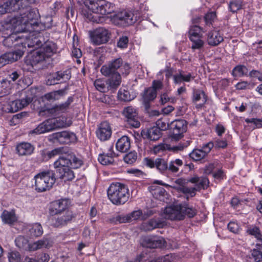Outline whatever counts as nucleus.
I'll list each match as a JSON object with an SVG mask.
<instances>
[{"label": "nucleus", "instance_id": "nucleus-1", "mask_svg": "<svg viewBox=\"0 0 262 262\" xmlns=\"http://www.w3.org/2000/svg\"><path fill=\"white\" fill-rule=\"evenodd\" d=\"M36 14L34 12L26 10L22 15H16L8 18L0 23V36L21 33L25 31H30L37 24L34 19Z\"/></svg>", "mask_w": 262, "mask_h": 262}, {"label": "nucleus", "instance_id": "nucleus-2", "mask_svg": "<svg viewBox=\"0 0 262 262\" xmlns=\"http://www.w3.org/2000/svg\"><path fill=\"white\" fill-rule=\"evenodd\" d=\"M85 6L92 13H88L87 18L93 23H102L105 20L104 15L114 11V6L104 0H83Z\"/></svg>", "mask_w": 262, "mask_h": 262}, {"label": "nucleus", "instance_id": "nucleus-3", "mask_svg": "<svg viewBox=\"0 0 262 262\" xmlns=\"http://www.w3.org/2000/svg\"><path fill=\"white\" fill-rule=\"evenodd\" d=\"M107 195L113 204L120 205L125 204L129 197L127 187L122 183H112L107 189Z\"/></svg>", "mask_w": 262, "mask_h": 262}, {"label": "nucleus", "instance_id": "nucleus-4", "mask_svg": "<svg viewBox=\"0 0 262 262\" xmlns=\"http://www.w3.org/2000/svg\"><path fill=\"white\" fill-rule=\"evenodd\" d=\"M35 190L38 192L50 190L56 182L55 173L53 170H47L36 174L34 177Z\"/></svg>", "mask_w": 262, "mask_h": 262}, {"label": "nucleus", "instance_id": "nucleus-5", "mask_svg": "<svg viewBox=\"0 0 262 262\" xmlns=\"http://www.w3.org/2000/svg\"><path fill=\"white\" fill-rule=\"evenodd\" d=\"M72 121H63L60 118L51 119L40 123L35 129L29 132V135L35 136L51 132L57 128L66 127L72 124Z\"/></svg>", "mask_w": 262, "mask_h": 262}, {"label": "nucleus", "instance_id": "nucleus-6", "mask_svg": "<svg viewBox=\"0 0 262 262\" xmlns=\"http://www.w3.org/2000/svg\"><path fill=\"white\" fill-rule=\"evenodd\" d=\"M70 163L68 150L66 154L60 155L53 163L59 178L64 182L72 181L75 178V174L70 167Z\"/></svg>", "mask_w": 262, "mask_h": 262}, {"label": "nucleus", "instance_id": "nucleus-7", "mask_svg": "<svg viewBox=\"0 0 262 262\" xmlns=\"http://www.w3.org/2000/svg\"><path fill=\"white\" fill-rule=\"evenodd\" d=\"M36 23L37 24L33 26L31 30L25 31L24 32L25 33L29 32V34H26L25 35H21V36H24V39L23 40V43H21L22 49H19L18 50H23L24 52L25 51L24 49L27 47L30 49L32 48V50H30V51H31L32 50H34L35 49H37L39 47H41L43 41V37L40 35L41 33L39 32L36 34V32L37 31L36 28L38 26L37 19H36Z\"/></svg>", "mask_w": 262, "mask_h": 262}, {"label": "nucleus", "instance_id": "nucleus-8", "mask_svg": "<svg viewBox=\"0 0 262 262\" xmlns=\"http://www.w3.org/2000/svg\"><path fill=\"white\" fill-rule=\"evenodd\" d=\"M100 71L103 75L108 77L106 81L108 88L116 89L120 84L121 82L120 74L119 72H115L108 62L101 67Z\"/></svg>", "mask_w": 262, "mask_h": 262}, {"label": "nucleus", "instance_id": "nucleus-9", "mask_svg": "<svg viewBox=\"0 0 262 262\" xmlns=\"http://www.w3.org/2000/svg\"><path fill=\"white\" fill-rule=\"evenodd\" d=\"M180 203L170 205L165 208L162 213V216L173 221H180L184 220V216L181 212Z\"/></svg>", "mask_w": 262, "mask_h": 262}, {"label": "nucleus", "instance_id": "nucleus-10", "mask_svg": "<svg viewBox=\"0 0 262 262\" xmlns=\"http://www.w3.org/2000/svg\"><path fill=\"white\" fill-rule=\"evenodd\" d=\"M71 73L70 70L59 71L49 75L47 78L46 84L48 85H52L66 82L71 78Z\"/></svg>", "mask_w": 262, "mask_h": 262}, {"label": "nucleus", "instance_id": "nucleus-11", "mask_svg": "<svg viewBox=\"0 0 262 262\" xmlns=\"http://www.w3.org/2000/svg\"><path fill=\"white\" fill-rule=\"evenodd\" d=\"M110 31L103 27L96 29L91 35V40L93 44L100 45L106 43L110 39Z\"/></svg>", "mask_w": 262, "mask_h": 262}, {"label": "nucleus", "instance_id": "nucleus-12", "mask_svg": "<svg viewBox=\"0 0 262 262\" xmlns=\"http://www.w3.org/2000/svg\"><path fill=\"white\" fill-rule=\"evenodd\" d=\"M73 102V98L69 97L67 101L62 103L58 105H56L52 108L47 110H41L39 112V115H44L46 114V112L48 113L51 114L53 116H59L62 113H66L70 108L71 104Z\"/></svg>", "mask_w": 262, "mask_h": 262}, {"label": "nucleus", "instance_id": "nucleus-13", "mask_svg": "<svg viewBox=\"0 0 262 262\" xmlns=\"http://www.w3.org/2000/svg\"><path fill=\"white\" fill-rule=\"evenodd\" d=\"M113 19L115 23L124 26L132 25L136 21L134 14L125 10L117 12Z\"/></svg>", "mask_w": 262, "mask_h": 262}, {"label": "nucleus", "instance_id": "nucleus-14", "mask_svg": "<svg viewBox=\"0 0 262 262\" xmlns=\"http://www.w3.org/2000/svg\"><path fill=\"white\" fill-rule=\"evenodd\" d=\"M122 114L128 125L134 128L139 127L140 122L139 120L137 111L135 107L132 106L125 107L123 110Z\"/></svg>", "mask_w": 262, "mask_h": 262}, {"label": "nucleus", "instance_id": "nucleus-15", "mask_svg": "<svg viewBox=\"0 0 262 262\" xmlns=\"http://www.w3.org/2000/svg\"><path fill=\"white\" fill-rule=\"evenodd\" d=\"M51 137L54 142L61 144L73 143L77 140L76 136L74 133L67 130L53 133Z\"/></svg>", "mask_w": 262, "mask_h": 262}, {"label": "nucleus", "instance_id": "nucleus-16", "mask_svg": "<svg viewBox=\"0 0 262 262\" xmlns=\"http://www.w3.org/2000/svg\"><path fill=\"white\" fill-rule=\"evenodd\" d=\"M144 164L150 168H156L161 173H164L168 170V163L167 161L164 158H158L155 160L145 158L144 159Z\"/></svg>", "mask_w": 262, "mask_h": 262}, {"label": "nucleus", "instance_id": "nucleus-17", "mask_svg": "<svg viewBox=\"0 0 262 262\" xmlns=\"http://www.w3.org/2000/svg\"><path fill=\"white\" fill-rule=\"evenodd\" d=\"M57 215L53 219L54 227L59 228L66 226L71 223L74 215L72 211L68 210L65 212L56 214Z\"/></svg>", "mask_w": 262, "mask_h": 262}, {"label": "nucleus", "instance_id": "nucleus-18", "mask_svg": "<svg viewBox=\"0 0 262 262\" xmlns=\"http://www.w3.org/2000/svg\"><path fill=\"white\" fill-rule=\"evenodd\" d=\"M213 147L212 142H209L204 144L202 148L194 149L190 154L189 157L194 161H200L205 158L210 152Z\"/></svg>", "mask_w": 262, "mask_h": 262}, {"label": "nucleus", "instance_id": "nucleus-19", "mask_svg": "<svg viewBox=\"0 0 262 262\" xmlns=\"http://www.w3.org/2000/svg\"><path fill=\"white\" fill-rule=\"evenodd\" d=\"M70 203V200L68 199H61L53 202L49 209L50 214L53 215L65 212L68 210Z\"/></svg>", "mask_w": 262, "mask_h": 262}, {"label": "nucleus", "instance_id": "nucleus-20", "mask_svg": "<svg viewBox=\"0 0 262 262\" xmlns=\"http://www.w3.org/2000/svg\"><path fill=\"white\" fill-rule=\"evenodd\" d=\"M141 242L143 247L149 248H161L165 245L164 239L156 236H145L141 239Z\"/></svg>", "mask_w": 262, "mask_h": 262}, {"label": "nucleus", "instance_id": "nucleus-21", "mask_svg": "<svg viewBox=\"0 0 262 262\" xmlns=\"http://www.w3.org/2000/svg\"><path fill=\"white\" fill-rule=\"evenodd\" d=\"M23 54V50H17L3 54L0 56V68L7 64L17 61Z\"/></svg>", "mask_w": 262, "mask_h": 262}, {"label": "nucleus", "instance_id": "nucleus-22", "mask_svg": "<svg viewBox=\"0 0 262 262\" xmlns=\"http://www.w3.org/2000/svg\"><path fill=\"white\" fill-rule=\"evenodd\" d=\"M108 63L115 72H119L122 75H127L130 72V66L126 62H123L122 58H118L110 61Z\"/></svg>", "mask_w": 262, "mask_h": 262}, {"label": "nucleus", "instance_id": "nucleus-23", "mask_svg": "<svg viewBox=\"0 0 262 262\" xmlns=\"http://www.w3.org/2000/svg\"><path fill=\"white\" fill-rule=\"evenodd\" d=\"M207 100V96L203 90L196 89L193 90L192 101L195 104L196 108H202L206 103Z\"/></svg>", "mask_w": 262, "mask_h": 262}, {"label": "nucleus", "instance_id": "nucleus-24", "mask_svg": "<svg viewBox=\"0 0 262 262\" xmlns=\"http://www.w3.org/2000/svg\"><path fill=\"white\" fill-rule=\"evenodd\" d=\"M20 34L21 33H16L8 35V36H2L4 38L3 41L4 46L8 48H12L19 45H21L24 36Z\"/></svg>", "mask_w": 262, "mask_h": 262}, {"label": "nucleus", "instance_id": "nucleus-25", "mask_svg": "<svg viewBox=\"0 0 262 262\" xmlns=\"http://www.w3.org/2000/svg\"><path fill=\"white\" fill-rule=\"evenodd\" d=\"M96 135L101 141L108 140L112 135V130L109 123L106 121L102 122L96 131Z\"/></svg>", "mask_w": 262, "mask_h": 262}, {"label": "nucleus", "instance_id": "nucleus-26", "mask_svg": "<svg viewBox=\"0 0 262 262\" xmlns=\"http://www.w3.org/2000/svg\"><path fill=\"white\" fill-rule=\"evenodd\" d=\"M46 58L41 50H39L31 53L29 55L25 60V62L27 65H31L33 67L43 61Z\"/></svg>", "mask_w": 262, "mask_h": 262}, {"label": "nucleus", "instance_id": "nucleus-27", "mask_svg": "<svg viewBox=\"0 0 262 262\" xmlns=\"http://www.w3.org/2000/svg\"><path fill=\"white\" fill-rule=\"evenodd\" d=\"M173 137L179 139L186 130V121L184 120H176L172 123Z\"/></svg>", "mask_w": 262, "mask_h": 262}, {"label": "nucleus", "instance_id": "nucleus-28", "mask_svg": "<svg viewBox=\"0 0 262 262\" xmlns=\"http://www.w3.org/2000/svg\"><path fill=\"white\" fill-rule=\"evenodd\" d=\"M189 182L195 184V188L197 191L201 189H206L208 188L209 182L207 178L205 177H198L194 176L189 179Z\"/></svg>", "mask_w": 262, "mask_h": 262}, {"label": "nucleus", "instance_id": "nucleus-29", "mask_svg": "<svg viewBox=\"0 0 262 262\" xmlns=\"http://www.w3.org/2000/svg\"><path fill=\"white\" fill-rule=\"evenodd\" d=\"M41 46L40 50L46 58L51 57L57 52L56 45L52 41H47L42 43Z\"/></svg>", "mask_w": 262, "mask_h": 262}, {"label": "nucleus", "instance_id": "nucleus-30", "mask_svg": "<svg viewBox=\"0 0 262 262\" xmlns=\"http://www.w3.org/2000/svg\"><path fill=\"white\" fill-rule=\"evenodd\" d=\"M115 152L113 150V147H109L107 152H103L99 154L98 156V161L104 165L112 164L114 162V157Z\"/></svg>", "mask_w": 262, "mask_h": 262}, {"label": "nucleus", "instance_id": "nucleus-31", "mask_svg": "<svg viewBox=\"0 0 262 262\" xmlns=\"http://www.w3.org/2000/svg\"><path fill=\"white\" fill-rule=\"evenodd\" d=\"M173 81L175 84H180L182 82H189L194 79L193 76L190 73H185L183 71H179L173 76Z\"/></svg>", "mask_w": 262, "mask_h": 262}, {"label": "nucleus", "instance_id": "nucleus-32", "mask_svg": "<svg viewBox=\"0 0 262 262\" xmlns=\"http://www.w3.org/2000/svg\"><path fill=\"white\" fill-rule=\"evenodd\" d=\"M16 150L19 156L30 155L33 152L34 147L28 142H22L16 146Z\"/></svg>", "mask_w": 262, "mask_h": 262}, {"label": "nucleus", "instance_id": "nucleus-33", "mask_svg": "<svg viewBox=\"0 0 262 262\" xmlns=\"http://www.w3.org/2000/svg\"><path fill=\"white\" fill-rule=\"evenodd\" d=\"M142 215V210L139 209L135 210L125 216H117L116 217V220L119 223L129 222L132 221L139 219Z\"/></svg>", "mask_w": 262, "mask_h": 262}, {"label": "nucleus", "instance_id": "nucleus-34", "mask_svg": "<svg viewBox=\"0 0 262 262\" xmlns=\"http://www.w3.org/2000/svg\"><path fill=\"white\" fill-rule=\"evenodd\" d=\"M223 41V37L219 31L213 30L208 34L207 41L209 45L215 46Z\"/></svg>", "mask_w": 262, "mask_h": 262}, {"label": "nucleus", "instance_id": "nucleus-35", "mask_svg": "<svg viewBox=\"0 0 262 262\" xmlns=\"http://www.w3.org/2000/svg\"><path fill=\"white\" fill-rule=\"evenodd\" d=\"M67 150L68 149L67 148L60 147L56 148L51 151H48L47 152L42 151V156L44 160L48 161L57 156H59V157L60 155L66 154Z\"/></svg>", "mask_w": 262, "mask_h": 262}, {"label": "nucleus", "instance_id": "nucleus-36", "mask_svg": "<svg viewBox=\"0 0 262 262\" xmlns=\"http://www.w3.org/2000/svg\"><path fill=\"white\" fill-rule=\"evenodd\" d=\"M116 147L117 149L122 152L127 151L130 147L129 138L126 136H123L117 141Z\"/></svg>", "mask_w": 262, "mask_h": 262}, {"label": "nucleus", "instance_id": "nucleus-37", "mask_svg": "<svg viewBox=\"0 0 262 262\" xmlns=\"http://www.w3.org/2000/svg\"><path fill=\"white\" fill-rule=\"evenodd\" d=\"M164 225V223L155 219H151L147 222L143 223L141 229L144 231H151L156 228H161Z\"/></svg>", "mask_w": 262, "mask_h": 262}, {"label": "nucleus", "instance_id": "nucleus-38", "mask_svg": "<svg viewBox=\"0 0 262 262\" xmlns=\"http://www.w3.org/2000/svg\"><path fill=\"white\" fill-rule=\"evenodd\" d=\"M181 210L184 219L187 216L189 218L194 217L197 213V210L187 203H180Z\"/></svg>", "mask_w": 262, "mask_h": 262}, {"label": "nucleus", "instance_id": "nucleus-39", "mask_svg": "<svg viewBox=\"0 0 262 262\" xmlns=\"http://www.w3.org/2000/svg\"><path fill=\"white\" fill-rule=\"evenodd\" d=\"M52 244L47 238H43L40 240L31 243V251H34L43 248H48L51 247Z\"/></svg>", "mask_w": 262, "mask_h": 262}, {"label": "nucleus", "instance_id": "nucleus-40", "mask_svg": "<svg viewBox=\"0 0 262 262\" xmlns=\"http://www.w3.org/2000/svg\"><path fill=\"white\" fill-rule=\"evenodd\" d=\"M15 243L18 248L31 251V243H30L28 239L24 236H17L15 239Z\"/></svg>", "mask_w": 262, "mask_h": 262}, {"label": "nucleus", "instance_id": "nucleus-41", "mask_svg": "<svg viewBox=\"0 0 262 262\" xmlns=\"http://www.w3.org/2000/svg\"><path fill=\"white\" fill-rule=\"evenodd\" d=\"M20 110L19 101L15 100L3 104L2 110L6 113H14Z\"/></svg>", "mask_w": 262, "mask_h": 262}, {"label": "nucleus", "instance_id": "nucleus-42", "mask_svg": "<svg viewBox=\"0 0 262 262\" xmlns=\"http://www.w3.org/2000/svg\"><path fill=\"white\" fill-rule=\"evenodd\" d=\"M145 136L150 140L156 141L161 137V132L159 127L154 126L146 131Z\"/></svg>", "mask_w": 262, "mask_h": 262}, {"label": "nucleus", "instance_id": "nucleus-43", "mask_svg": "<svg viewBox=\"0 0 262 262\" xmlns=\"http://www.w3.org/2000/svg\"><path fill=\"white\" fill-rule=\"evenodd\" d=\"M2 221L7 224H13L17 221V217L14 212L4 210L2 215Z\"/></svg>", "mask_w": 262, "mask_h": 262}, {"label": "nucleus", "instance_id": "nucleus-44", "mask_svg": "<svg viewBox=\"0 0 262 262\" xmlns=\"http://www.w3.org/2000/svg\"><path fill=\"white\" fill-rule=\"evenodd\" d=\"M68 158L70 160V168L77 169L80 167L83 164L81 158L77 157L73 153L68 152Z\"/></svg>", "mask_w": 262, "mask_h": 262}, {"label": "nucleus", "instance_id": "nucleus-45", "mask_svg": "<svg viewBox=\"0 0 262 262\" xmlns=\"http://www.w3.org/2000/svg\"><path fill=\"white\" fill-rule=\"evenodd\" d=\"M65 94L66 91L64 90H59L45 94L43 96V98L47 101L57 100H59L62 96H64Z\"/></svg>", "mask_w": 262, "mask_h": 262}, {"label": "nucleus", "instance_id": "nucleus-46", "mask_svg": "<svg viewBox=\"0 0 262 262\" xmlns=\"http://www.w3.org/2000/svg\"><path fill=\"white\" fill-rule=\"evenodd\" d=\"M6 2L8 5L9 12L19 10L20 12L18 15H20V13L21 12V11L22 9L24 8V7L23 6H22V3H21L20 0H10Z\"/></svg>", "mask_w": 262, "mask_h": 262}, {"label": "nucleus", "instance_id": "nucleus-47", "mask_svg": "<svg viewBox=\"0 0 262 262\" xmlns=\"http://www.w3.org/2000/svg\"><path fill=\"white\" fill-rule=\"evenodd\" d=\"M248 72V69L246 66L239 64L233 69L231 74L235 78L241 77L246 75Z\"/></svg>", "mask_w": 262, "mask_h": 262}, {"label": "nucleus", "instance_id": "nucleus-48", "mask_svg": "<svg viewBox=\"0 0 262 262\" xmlns=\"http://www.w3.org/2000/svg\"><path fill=\"white\" fill-rule=\"evenodd\" d=\"M12 84L8 79H3L0 83V94L7 95L10 93Z\"/></svg>", "mask_w": 262, "mask_h": 262}, {"label": "nucleus", "instance_id": "nucleus-49", "mask_svg": "<svg viewBox=\"0 0 262 262\" xmlns=\"http://www.w3.org/2000/svg\"><path fill=\"white\" fill-rule=\"evenodd\" d=\"M188 36L189 38L203 37L202 28L197 25L191 26L189 29Z\"/></svg>", "mask_w": 262, "mask_h": 262}, {"label": "nucleus", "instance_id": "nucleus-50", "mask_svg": "<svg viewBox=\"0 0 262 262\" xmlns=\"http://www.w3.org/2000/svg\"><path fill=\"white\" fill-rule=\"evenodd\" d=\"M183 164V161L180 159L171 160L168 163V170L172 172H177L179 170L180 167H181Z\"/></svg>", "mask_w": 262, "mask_h": 262}, {"label": "nucleus", "instance_id": "nucleus-51", "mask_svg": "<svg viewBox=\"0 0 262 262\" xmlns=\"http://www.w3.org/2000/svg\"><path fill=\"white\" fill-rule=\"evenodd\" d=\"M118 97L120 100L124 101H130L135 97L134 95L130 94L128 91L124 89H120L119 91Z\"/></svg>", "mask_w": 262, "mask_h": 262}, {"label": "nucleus", "instance_id": "nucleus-52", "mask_svg": "<svg viewBox=\"0 0 262 262\" xmlns=\"http://www.w3.org/2000/svg\"><path fill=\"white\" fill-rule=\"evenodd\" d=\"M32 235L35 237L41 236L43 234V229L40 224L36 223L32 224L29 229Z\"/></svg>", "mask_w": 262, "mask_h": 262}, {"label": "nucleus", "instance_id": "nucleus-53", "mask_svg": "<svg viewBox=\"0 0 262 262\" xmlns=\"http://www.w3.org/2000/svg\"><path fill=\"white\" fill-rule=\"evenodd\" d=\"M246 233L249 235L254 236L256 238L262 237L259 228L255 225L248 226L246 230Z\"/></svg>", "mask_w": 262, "mask_h": 262}, {"label": "nucleus", "instance_id": "nucleus-54", "mask_svg": "<svg viewBox=\"0 0 262 262\" xmlns=\"http://www.w3.org/2000/svg\"><path fill=\"white\" fill-rule=\"evenodd\" d=\"M157 96V92L155 89L151 87L147 89L144 94V101H150L153 100Z\"/></svg>", "mask_w": 262, "mask_h": 262}, {"label": "nucleus", "instance_id": "nucleus-55", "mask_svg": "<svg viewBox=\"0 0 262 262\" xmlns=\"http://www.w3.org/2000/svg\"><path fill=\"white\" fill-rule=\"evenodd\" d=\"M20 2L22 3V6H23L24 8L22 9V10L21 11V12L20 15H22V14L24 13V11H26V10H30V11L34 12L35 13V14H36V16L34 17V19L35 20H36V19H37V13L36 12V11L34 10L31 9V8H30L29 7L30 4L33 3L35 2V0H20Z\"/></svg>", "mask_w": 262, "mask_h": 262}, {"label": "nucleus", "instance_id": "nucleus-56", "mask_svg": "<svg viewBox=\"0 0 262 262\" xmlns=\"http://www.w3.org/2000/svg\"><path fill=\"white\" fill-rule=\"evenodd\" d=\"M202 37L189 38L190 41L192 42V49H200L204 46V41L202 39Z\"/></svg>", "mask_w": 262, "mask_h": 262}, {"label": "nucleus", "instance_id": "nucleus-57", "mask_svg": "<svg viewBox=\"0 0 262 262\" xmlns=\"http://www.w3.org/2000/svg\"><path fill=\"white\" fill-rule=\"evenodd\" d=\"M9 262H21L22 258L20 253L16 251L9 252L8 254Z\"/></svg>", "mask_w": 262, "mask_h": 262}, {"label": "nucleus", "instance_id": "nucleus-58", "mask_svg": "<svg viewBox=\"0 0 262 262\" xmlns=\"http://www.w3.org/2000/svg\"><path fill=\"white\" fill-rule=\"evenodd\" d=\"M227 227L230 232L235 234H238L242 230L240 225L235 222H230Z\"/></svg>", "mask_w": 262, "mask_h": 262}, {"label": "nucleus", "instance_id": "nucleus-59", "mask_svg": "<svg viewBox=\"0 0 262 262\" xmlns=\"http://www.w3.org/2000/svg\"><path fill=\"white\" fill-rule=\"evenodd\" d=\"M137 158V154L135 151H131L124 157V161L125 163L132 164L135 162Z\"/></svg>", "mask_w": 262, "mask_h": 262}, {"label": "nucleus", "instance_id": "nucleus-60", "mask_svg": "<svg viewBox=\"0 0 262 262\" xmlns=\"http://www.w3.org/2000/svg\"><path fill=\"white\" fill-rule=\"evenodd\" d=\"M242 4L241 0H232L230 2L229 9L232 12H235L241 9Z\"/></svg>", "mask_w": 262, "mask_h": 262}, {"label": "nucleus", "instance_id": "nucleus-61", "mask_svg": "<svg viewBox=\"0 0 262 262\" xmlns=\"http://www.w3.org/2000/svg\"><path fill=\"white\" fill-rule=\"evenodd\" d=\"M128 38L126 36H121L117 42V47L121 49L126 48L128 43Z\"/></svg>", "mask_w": 262, "mask_h": 262}, {"label": "nucleus", "instance_id": "nucleus-62", "mask_svg": "<svg viewBox=\"0 0 262 262\" xmlns=\"http://www.w3.org/2000/svg\"><path fill=\"white\" fill-rule=\"evenodd\" d=\"M180 190L185 194H189L191 197L194 196L195 195V191H197L195 187H188L186 186L182 187Z\"/></svg>", "mask_w": 262, "mask_h": 262}, {"label": "nucleus", "instance_id": "nucleus-63", "mask_svg": "<svg viewBox=\"0 0 262 262\" xmlns=\"http://www.w3.org/2000/svg\"><path fill=\"white\" fill-rule=\"evenodd\" d=\"M251 255L255 262L262 260V252L258 249H254L251 251Z\"/></svg>", "mask_w": 262, "mask_h": 262}, {"label": "nucleus", "instance_id": "nucleus-64", "mask_svg": "<svg viewBox=\"0 0 262 262\" xmlns=\"http://www.w3.org/2000/svg\"><path fill=\"white\" fill-rule=\"evenodd\" d=\"M168 144L161 143L157 145H155L153 147V152L155 154H159L161 152L167 150Z\"/></svg>", "mask_w": 262, "mask_h": 262}]
</instances>
